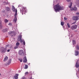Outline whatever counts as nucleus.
I'll list each match as a JSON object with an SVG mask.
<instances>
[{
	"mask_svg": "<svg viewBox=\"0 0 79 79\" xmlns=\"http://www.w3.org/2000/svg\"><path fill=\"white\" fill-rule=\"evenodd\" d=\"M54 8L56 12H58L60 10H63L64 9V7L61 6L59 4L55 5L54 6Z\"/></svg>",
	"mask_w": 79,
	"mask_h": 79,
	"instance_id": "nucleus-1",
	"label": "nucleus"
},
{
	"mask_svg": "<svg viewBox=\"0 0 79 79\" xmlns=\"http://www.w3.org/2000/svg\"><path fill=\"white\" fill-rule=\"evenodd\" d=\"M12 10L13 11L15 12V18L14 19V21L15 22H16V21H17V17H16V16L17 15V9H15V7L13 6Z\"/></svg>",
	"mask_w": 79,
	"mask_h": 79,
	"instance_id": "nucleus-2",
	"label": "nucleus"
},
{
	"mask_svg": "<svg viewBox=\"0 0 79 79\" xmlns=\"http://www.w3.org/2000/svg\"><path fill=\"white\" fill-rule=\"evenodd\" d=\"M73 4L72 3H70V4L69 5V7L70 8V10L71 11H76L77 10V8L75 6H74V7H71L72 6V5Z\"/></svg>",
	"mask_w": 79,
	"mask_h": 79,
	"instance_id": "nucleus-3",
	"label": "nucleus"
},
{
	"mask_svg": "<svg viewBox=\"0 0 79 79\" xmlns=\"http://www.w3.org/2000/svg\"><path fill=\"white\" fill-rule=\"evenodd\" d=\"M21 37H22V36L21 35L19 36V39H20V41L21 43L22 42H23L24 45H25V41H24V40L23 39H21Z\"/></svg>",
	"mask_w": 79,
	"mask_h": 79,
	"instance_id": "nucleus-4",
	"label": "nucleus"
},
{
	"mask_svg": "<svg viewBox=\"0 0 79 79\" xmlns=\"http://www.w3.org/2000/svg\"><path fill=\"white\" fill-rule=\"evenodd\" d=\"M26 8L25 7H23L22 10H20V12L21 13H22V15H23V13L25 14L26 13Z\"/></svg>",
	"mask_w": 79,
	"mask_h": 79,
	"instance_id": "nucleus-5",
	"label": "nucleus"
},
{
	"mask_svg": "<svg viewBox=\"0 0 79 79\" xmlns=\"http://www.w3.org/2000/svg\"><path fill=\"white\" fill-rule=\"evenodd\" d=\"M1 52H2V53H5V52H6V48L2 47L1 50Z\"/></svg>",
	"mask_w": 79,
	"mask_h": 79,
	"instance_id": "nucleus-6",
	"label": "nucleus"
},
{
	"mask_svg": "<svg viewBox=\"0 0 79 79\" xmlns=\"http://www.w3.org/2000/svg\"><path fill=\"white\" fill-rule=\"evenodd\" d=\"M77 25H73L71 27V29L72 30H74V29H76L77 28Z\"/></svg>",
	"mask_w": 79,
	"mask_h": 79,
	"instance_id": "nucleus-7",
	"label": "nucleus"
},
{
	"mask_svg": "<svg viewBox=\"0 0 79 79\" xmlns=\"http://www.w3.org/2000/svg\"><path fill=\"white\" fill-rule=\"evenodd\" d=\"M73 20H75V21H77V20H79V18L77 16L73 17Z\"/></svg>",
	"mask_w": 79,
	"mask_h": 79,
	"instance_id": "nucleus-8",
	"label": "nucleus"
},
{
	"mask_svg": "<svg viewBox=\"0 0 79 79\" xmlns=\"http://www.w3.org/2000/svg\"><path fill=\"white\" fill-rule=\"evenodd\" d=\"M19 55H23L24 54V51H23V50H19Z\"/></svg>",
	"mask_w": 79,
	"mask_h": 79,
	"instance_id": "nucleus-9",
	"label": "nucleus"
},
{
	"mask_svg": "<svg viewBox=\"0 0 79 79\" xmlns=\"http://www.w3.org/2000/svg\"><path fill=\"white\" fill-rule=\"evenodd\" d=\"M19 76V74H16L14 77H13V79H18V76Z\"/></svg>",
	"mask_w": 79,
	"mask_h": 79,
	"instance_id": "nucleus-10",
	"label": "nucleus"
},
{
	"mask_svg": "<svg viewBox=\"0 0 79 79\" xmlns=\"http://www.w3.org/2000/svg\"><path fill=\"white\" fill-rule=\"evenodd\" d=\"M75 66L76 68H78L79 66V60L77 61V62H76V64L75 65Z\"/></svg>",
	"mask_w": 79,
	"mask_h": 79,
	"instance_id": "nucleus-11",
	"label": "nucleus"
},
{
	"mask_svg": "<svg viewBox=\"0 0 79 79\" xmlns=\"http://www.w3.org/2000/svg\"><path fill=\"white\" fill-rule=\"evenodd\" d=\"M23 62L24 63H26L27 62V59H26V57H24L23 59Z\"/></svg>",
	"mask_w": 79,
	"mask_h": 79,
	"instance_id": "nucleus-12",
	"label": "nucleus"
},
{
	"mask_svg": "<svg viewBox=\"0 0 79 79\" xmlns=\"http://www.w3.org/2000/svg\"><path fill=\"white\" fill-rule=\"evenodd\" d=\"M8 56H6L5 58L3 60V61H4V62H5V61H7V60H8Z\"/></svg>",
	"mask_w": 79,
	"mask_h": 79,
	"instance_id": "nucleus-13",
	"label": "nucleus"
},
{
	"mask_svg": "<svg viewBox=\"0 0 79 79\" xmlns=\"http://www.w3.org/2000/svg\"><path fill=\"white\" fill-rule=\"evenodd\" d=\"M79 55V52L78 51H75V56H77Z\"/></svg>",
	"mask_w": 79,
	"mask_h": 79,
	"instance_id": "nucleus-14",
	"label": "nucleus"
},
{
	"mask_svg": "<svg viewBox=\"0 0 79 79\" xmlns=\"http://www.w3.org/2000/svg\"><path fill=\"white\" fill-rule=\"evenodd\" d=\"M8 20H7V19H5L4 20V22L5 23H8Z\"/></svg>",
	"mask_w": 79,
	"mask_h": 79,
	"instance_id": "nucleus-15",
	"label": "nucleus"
},
{
	"mask_svg": "<svg viewBox=\"0 0 79 79\" xmlns=\"http://www.w3.org/2000/svg\"><path fill=\"white\" fill-rule=\"evenodd\" d=\"M11 60L10 59L9 60V61H8V63L7 64H10L11 63Z\"/></svg>",
	"mask_w": 79,
	"mask_h": 79,
	"instance_id": "nucleus-16",
	"label": "nucleus"
},
{
	"mask_svg": "<svg viewBox=\"0 0 79 79\" xmlns=\"http://www.w3.org/2000/svg\"><path fill=\"white\" fill-rule=\"evenodd\" d=\"M27 68H28V65H27L26 64H25L24 69H27Z\"/></svg>",
	"mask_w": 79,
	"mask_h": 79,
	"instance_id": "nucleus-17",
	"label": "nucleus"
},
{
	"mask_svg": "<svg viewBox=\"0 0 79 79\" xmlns=\"http://www.w3.org/2000/svg\"><path fill=\"white\" fill-rule=\"evenodd\" d=\"M19 45V43L18 42H17L16 43V46H18V47Z\"/></svg>",
	"mask_w": 79,
	"mask_h": 79,
	"instance_id": "nucleus-18",
	"label": "nucleus"
},
{
	"mask_svg": "<svg viewBox=\"0 0 79 79\" xmlns=\"http://www.w3.org/2000/svg\"><path fill=\"white\" fill-rule=\"evenodd\" d=\"M10 34H14L15 33V31H10Z\"/></svg>",
	"mask_w": 79,
	"mask_h": 79,
	"instance_id": "nucleus-19",
	"label": "nucleus"
},
{
	"mask_svg": "<svg viewBox=\"0 0 79 79\" xmlns=\"http://www.w3.org/2000/svg\"><path fill=\"white\" fill-rule=\"evenodd\" d=\"M6 9L8 11H9L10 10V8L9 7H6Z\"/></svg>",
	"mask_w": 79,
	"mask_h": 79,
	"instance_id": "nucleus-20",
	"label": "nucleus"
},
{
	"mask_svg": "<svg viewBox=\"0 0 79 79\" xmlns=\"http://www.w3.org/2000/svg\"><path fill=\"white\" fill-rule=\"evenodd\" d=\"M67 25L68 27L69 28V27H71V26H70V25H69V23H67Z\"/></svg>",
	"mask_w": 79,
	"mask_h": 79,
	"instance_id": "nucleus-21",
	"label": "nucleus"
},
{
	"mask_svg": "<svg viewBox=\"0 0 79 79\" xmlns=\"http://www.w3.org/2000/svg\"><path fill=\"white\" fill-rule=\"evenodd\" d=\"M73 45H74V44H76V41H75V40H73Z\"/></svg>",
	"mask_w": 79,
	"mask_h": 79,
	"instance_id": "nucleus-22",
	"label": "nucleus"
},
{
	"mask_svg": "<svg viewBox=\"0 0 79 79\" xmlns=\"http://www.w3.org/2000/svg\"><path fill=\"white\" fill-rule=\"evenodd\" d=\"M61 26H63L64 25V22H61Z\"/></svg>",
	"mask_w": 79,
	"mask_h": 79,
	"instance_id": "nucleus-23",
	"label": "nucleus"
},
{
	"mask_svg": "<svg viewBox=\"0 0 79 79\" xmlns=\"http://www.w3.org/2000/svg\"><path fill=\"white\" fill-rule=\"evenodd\" d=\"M3 4H5V5H8V2H4Z\"/></svg>",
	"mask_w": 79,
	"mask_h": 79,
	"instance_id": "nucleus-24",
	"label": "nucleus"
},
{
	"mask_svg": "<svg viewBox=\"0 0 79 79\" xmlns=\"http://www.w3.org/2000/svg\"><path fill=\"white\" fill-rule=\"evenodd\" d=\"M18 46H16L14 47V49H16V48H18Z\"/></svg>",
	"mask_w": 79,
	"mask_h": 79,
	"instance_id": "nucleus-25",
	"label": "nucleus"
},
{
	"mask_svg": "<svg viewBox=\"0 0 79 79\" xmlns=\"http://www.w3.org/2000/svg\"><path fill=\"white\" fill-rule=\"evenodd\" d=\"M22 79H27V78L24 77H23Z\"/></svg>",
	"mask_w": 79,
	"mask_h": 79,
	"instance_id": "nucleus-26",
	"label": "nucleus"
},
{
	"mask_svg": "<svg viewBox=\"0 0 79 79\" xmlns=\"http://www.w3.org/2000/svg\"><path fill=\"white\" fill-rule=\"evenodd\" d=\"M19 60L20 61V62H22V61H23V59H19Z\"/></svg>",
	"mask_w": 79,
	"mask_h": 79,
	"instance_id": "nucleus-27",
	"label": "nucleus"
},
{
	"mask_svg": "<svg viewBox=\"0 0 79 79\" xmlns=\"http://www.w3.org/2000/svg\"><path fill=\"white\" fill-rule=\"evenodd\" d=\"M77 50H79V46L77 47Z\"/></svg>",
	"mask_w": 79,
	"mask_h": 79,
	"instance_id": "nucleus-28",
	"label": "nucleus"
},
{
	"mask_svg": "<svg viewBox=\"0 0 79 79\" xmlns=\"http://www.w3.org/2000/svg\"><path fill=\"white\" fill-rule=\"evenodd\" d=\"M3 31H4L5 32H6L7 31V30L6 29L3 30Z\"/></svg>",
	"mask_w": 79,
	"mask_h": 79,
	"instance_id": "nucleus-29",
	"label": "nucleus"
},
{
	"mask_svg": "<svg viewBox=\"0 0 79 79\" xmlns=\"http://www.w3.org/2000/svg\"><path fill=\"white\" fill-rule=\"evenodd\" d=\"M76 15H79V12H77V13H76Z\"/></svg>",
	"mask_w": 79,
	"mask_h": 79,
	"instance_id": "nucleus-30",
	"label": "nucleus"
},
{
	"mask_svg": "<svg viewBox=\"0 0 79 79\" xmlns=\"http://www.w3.org/2000/svg\"><path fill=\"white\" fill-rule=\"evenodd\" d=\"M28 74V72H26L25 73V75H27V74Z\"/></svg>",
	"mask_w": 79,
	"mask_h": 79,
	"instance_id": "nucleus-31",
	"label": "nucleus"
},
{
	"mask_svg": "<svg viewBox=\"0 0 79 79\" xmlns=\"http://www.w3.org/2000/svg\"><path fill=\"white\" fill-rule=\"evenodd\" d=\"M9 26H11V23H9Z\"/></svg>",
	"mask_w": 79,
	"mask_h": 79,
	"instance_id": "nucleus-32",
	"label": "nucleus"
},
{
	"mask_svg": "<svg viewBox=\"0 0 79 79\" xmlns=\"http://www.w3.org/2000/svg\"><path fill=\"white\" fill-rule=\"evenodd\" d=\"M64 20H67V19L66 18L64 17Z\"/></svg>",
	"mask_w": 79,
	"mask_h": 79,
	"instance_id": "nucleus-33",
	"label": "nucleus"
},
{
	"mask_svg": "<svg viewBox=\"0 0 79 79\" xmlns=\"http://www.w3.org/2000/svg\"><path fill=\"white\" fill-rule=\"evenodd\" d=\"M67 2H70V1H71V0H66Z\"/></svg>",
	"mask_w": 79,
	"mask_h": 79,
	"instance_id": "nucleus-34",
	"label": "nucleus"
},
{
	"mask_svg": "<svg viewBox=\"0 0 79 79\" xmlns=\"http://www.w3.org/2000/svg\"><path fill=\"white\" fill-rule=\"evenodd\" d=\"M76 23V21L74 23H73L72 24H75V23Z\"/></svg>",
	"mask_w": 79,
	"mask_h": 79,
	"instance_id": "nucleus-35",
	"label": "nucleus"
},
{
	"mask_svg": "<svg viewBox=\"0 0 79 79\" xmlns=\"http://www.w3.org/2000/svg\"><path fill=\"white\" fill-rule=\"evenodd\" d=\"M7 52H10V49H8L7 50Z\"/></svg>",
	"mask_w": 79,
	"mask_h": 79,
	"instance_id": "nucleus-36",
	"label": "nucleus"
},
{
	"mask_svg": "<svg viewBox=\"0 0 79 79\" xmlns=\"http://www.w3.org/2000/svg\"><path fill=\"white\" fill-rule=\"evenodd\" d=\"M1 73H0V76H1Z\"/></svg>",
	"mask_w": 79,
	"mask_h": 79,
	"instance_id": "nucleus-37",
	"label": "nucleus"
}]
</instances>
